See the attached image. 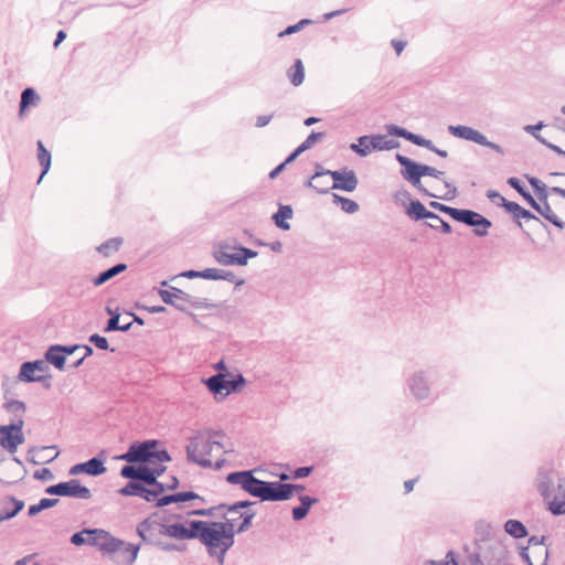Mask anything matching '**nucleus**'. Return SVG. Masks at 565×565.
<instances>
[{
	"instance_id": "nucleus-30",
	"label": "nucleus",
	"mask_w": 565,
	"mask_h": 565,
	"mask_svg": "<svg viewBox=\"0 0 565 565\" xmlns=\"http://www.w3.org/2000/svg\"><path fill=\"white\" fill-rule=\"evenodd\" d=\"M406 214L414 221L434 217V212L427 211L425 205L418 200L411 201L406 209Z\"/></svg>"
},
{
	"instance_id": "nucleus-17",
	"label": "nucleus",
	"mask_w": 565,
	"mask_h": 565,
	"mask_svg": "<svg viewBox=\"0 0 565 565\" xmlns=\"http://www.w3.org/2000/svg\"><path fill=\"white\" fill-rule=\"evenodd\" d=\"M189 527L182 523L164 524L162 523L163 536L172 537L175 540H193L196 539V526L198 520L188 522Z\"/></svg>"
},
{
	"instance_id": "nucleus-21",
	"label": "nucleus",
	"mask_w": 565,
	"mask_h": 565,
	"mask_svg": "<svg viewBox=\"0 0 565 565\" xmlns=\"http://www.w3.org/2000/svg\"><path fill=\"white\" fill-rule=\"evenodd\" d=\"M106 471L104 461L97 457L90 458L89 460L77 463L71 467L70 475L75 476L78 473H87L93 477L103 475Z\"/></svg>"
},
{
	"instance_id": "nucleus-2",
	"label": "nucleus",
	"mask_w": 565,
	"mask_h": 565,
	"mask_svg": "<svg viewBox=\"0 0 565 565\" xmlns=\"http://www.w3.org/2000/svg\"><path fill=\"white\" fill-rule=\"evenodd\" d=\"M215 436H223V431H213L207 429L198 431L193 437H190L189 444L185 447L188 461L196 463L203 468H212L213 462L207 458V456H210L214 449L227 452L224 445L214 439Z\"/></svg>"
},
{
	"instance_id": "nucleus-35",
	"label": "nucleus",
	"mask_w": 565,
	"mask_h": 565,
	"mask_svg": "<svg viewBox=\"0 0 565 565\" xmlns=\"http://www.w3.org/2000/svg\"><path fill=\"white\" fill-rule=\"evenodd\" d=\"M288 78L294 86H300L305 79V67L300 58L287 72Z\"/></svg>"
},
{
	"instance_id": "nucleus-46",
	"label": "nucleus",
	"mask_w": 565,
	"mask_h": 565,
	"mask_svg": "<svg viewBox=\"0 0 565 565\" xmlns=\"http://www.w3.org/2000/svg\"><path fill=\"white\" fill-rule=\"evenodd\" d=\"M431 222H427V226L433 230L440 231L441 233L449 234L451 233V226L448 222L444 221L440 216L434 213V217H429Z\"/></svg>"
},
{
	"instance_id": "nucleus-3",
	"label": "nucleus",
	"mask_w": 565,
	"mask_h": 565,
	"mask_svg": "<svg viewBox=\"0 0 565 565\" xmlns=\"http://www.w3.org/2000/svg\"><path fill=\"white\" fill-rule=\"evenodd\" d=\"M196 539L205 545L207 553L211 557L216 558L220 565L224 564L225 555L232 547L227 537L223 532L212 525V522L198 520Z\"/></svg>"
},
{
	"instance_id": "nucleus-6",
	"label": "nucleus",
	"mask_w": 565,
	"mask_h": 565,
	"mask_svg": "<svg viewBox=\"0 0 565 565\" xmlns=\"http://www.w3.org/2000/svg\"><path fill=\"white\" fill-rule=\"evenodd\" d=\"M161 527V522H157L151 519H146L138 524L137 533L145 543L156 545L162 551H181V548L178 545L172 543H164L162 541L163 532Z\"/></svg>"
},
{
	"instance_id": "nucleus-33",
	"label": "nucleus",
	"mask_w": 565,
	"mask_h": 565,
	"mask_svg": "<svg viewBox=\"0 0 565 565\" xmlns=\"http://www.w3.org/2000/svg\"><path fill=\"white\" fill-rule=\"evenodd\" d=\"M23 508L24 501L18 500L12 495H3L0 498V514L15 510L17 515Z\"/></svg>"
},
{
	"instance_id": "nucleus-18",
	"label": "nucleus",
	"mask_w": 565,
	"mask_h": 565,
	"mask_svg": "<svg viewBox=\"0 0 565 565\" xmlns=\"http://www.w3.org/2000/svg\"><path fill=\"white\" fill-rule=\"evenodd\" d=\"M292 495L291 483H280L277 481H266L262 501H286Z\"/></svg>"
},
{
	"instance_id": "nucleus-53",
	"label": "nucleus",
	"mask_w": 565,
	"mask_h": 565,
	"mask_svg": "<svg viewBox=\"0 0 565 565\" xmlns=\"http://www.w3.org/2000/svg\"><path fill=\"white\" fill-rule=\"evenodd\" d=\"M88 340L99 350H109L108 340L105 337L99 335L98 333L92 334Z\"/></svg>"
},
{
	"instance_id": "nucleus-55",
	"label": "nucleus",
	"mask_w": 565,
	"mask_h": 565,
	"mask_svg": "<svg viewBox=\"0 0 565 565\" xmlns=\"http://www.w3.org/2000/svg\"><path fill=\"white\" fill-rule=\"evenodd\" d=\"M253 503L250 501H237L233 504H230V505H226V504H220L218 508L220 509H226V511L228 513L231 512H237L238 510L241 509H245V508H248L249 505H252Z\"/></svg>"
},
{
	"instance_id": "nucleus-27",
	"label": "nucleus",
	"mask_w": 565,
	"mask_h": 565,
	"mask_svg": "<svg viewBox=\"0 0 565 565\" xmlns=\"http://www.w3.org/2000/svg\"><path fill=\"white\" fill-rule=\"evenodd\" d=\"M501 205L515 218L535 220L540 222V218L531 213L529 210L523 209L516 202L508 201L505 198H501Z\"/></svg>"
},
{
	"instance_id": "nucleus-44",
	"label": "nucleus",
	"mask_w": 565,
	"mask_h": 565,
	"mask_svg": "<svg viewBox=\"0 0 565 565\" xmlns=\"http://www.w3.org/2000/svg\"><path fill=\"white\" fill-rule=\"evenodd\" d=\"M145 484L130 480L126 486L118 490L124 497H141Z\"/></svg>"
},
{
	"instance_id": "nucleus-16",
	"label": "nucleus",
	"mask_w": 565,
	"mask_h": 565,
	"mask_svg": "<svg viewBox=\"0 0 565 565\" xmlns=\"http://www.w3.org/2000/svg\"><path fill=\"white\" fill-rule=\"evenodd\" d=\"M558 479H565L561 477L557 471L553 468L541 469L537 476V491L542 495L543 500H550L555 492V488L558 484Z\"/></svg>"
},
{
	"instance_id": "nucleus-24",
	"label": "nucleus",
	"mask_w": 565,
	"mask_h": 565,
	"mask_svg": "<svg viewBox=\"0 0 565 565\" xmlns=\"http://www.w3.org/2000/svg\"><path fill=\"white\" fill-rule=\"evenodd\" d=\"M106 312L110 316V318L107 321L106 327L104 328L105 332H113V331H122L127 332L130 330L132 322H126L124 324H119L121 322L120 313L118 312V309L113 310L110 307H106Z\"/></svg>"
},
{
	"instance_id": "nucleus-38",
	"label": "nucleus",
	"mask_w": 565,
	"mask_h": 565,
	"mask_svg": "<svg viewBox=\"0 0 565 565\" xmlns=\"http://www.w3.org/2000/svg\"><path fill=\"white\" fill-rule=\"evenodd\" d=\"M38 159L40 166L42 167V173L38 182H41L42 178L47 173L51 167V153L45 149L41 140L38 141Z\"/></svg>"
},
{
	"instance_id": "nucleus-51",
	"label": "nucleus",
	"mask_w": 565,
	"mask_h": 565,
	"mask_svg": "<svg viewBox=\"0 0 565 565\" xmlns=\"http://www.w3.org/2000/svg\"><path fill=\"white\" fill-rule=\"evenodd\" d=\"M255 515H256V513L254 511L243 512L241 514V518L243 520H242V523L239 524V526L237 527V533H243V532L247 531L252 526V520L254 519Z\"/></svg>"
},
{
	"instance_id": "nucleus-37",
	"label": "nucleus",
	"mask_w": 565,
	"mask_h": 565,
	"mask_svg": "<svg viewBox=\"0 0 565 565\" xmlns=\"http://www.w3.org/2000/svg\"><path fill=\"white\" fill-rule=\"evenodd\" d=\"M212 525L217 527L218 531L223 532V535L228 540L230 544L234 545V537L237 533V529H235L234 520L226 519L224 522H212Z\"/></svg>"
},
{
	"instance_id": "nucleus-54",
	"label": "nucleus",
	"mask_w": 565,
	"mask_h": 565,
	"mask_svg": "<svg viewBox=\"0 0 565 565\" xmlns=\"http://www.w3.org/2000/svg\"><path fill=\"white\" fill-rule=\"evenodd\" d=\"M386 130L391 136L402 137L406 140H408L411 131L406 130L405 128L398 127L396 125H387Z\"/></svg>"
},
{
	"instance_id": "nucleus-45",
	"label": "nucleus",
	"mask_w": 565,
	"mask_h": 565,
	"mask_svg": "<svg viewBox=\"0 0 565 565\" xmlns=\"http://www.w3.org/2000/svg\"><path fill=\"white\" fill-rule=\"evenodd\" d=\"M529 183L535 190L537 198L541 202H545L548 198L547 186L541 180L534 177H527Z\"/></svg>"
},
{
	"instance_id": "nucleus-50",
	"label": "nucleus",
	"mask_w": 565,
	"mask_h": 565,
	"mask_svg": "<svg viewBox=\"0 0 565 565\" xmlns=\"http://www.w3.org/2000/svg\"><path fill=\"white\" fill-rule=\"evenodd\" d=\"M324 137V132H315L312 131L298 147L306 151L310 149L318 140Z\"/></svg>"
},
{
	"instance_id": "nucleus-10",
	"label": "nucleus",
	"mask_w": 565,
	"mask_h": 565,
	"mask_svg": "<svg viewBox=\"0 0 565 565\" xmlns=\"http://www.w3.org/2000/svg\"><path fill=\"white\" fill-rule=\"evenodd\" d=\"M226 481L231 484H239L244 491L262 500L266 481L257 479L253 470L231 472L226 476Z\"/></svg>"
},
{
	"instance_id": "nucleus-7",
	"label": "nucleus",
	"mask_w": 565,
	"mask_h": 565,
	"mask_svg": "<svg viewBox=\"0 0 565 565\" xmlns=\"http://www.w3.org/2000/svg\"><path fill=\"white\" fill-rule=\"evenodd\" d=\"M159 296L164 303L173 306L175 309L183 312L186 311V305L195 309L207 307L205 299L193 297L177 287H170V290L160 289Z\"/></svg>"
},
{
	"instance_id": "nucleus-29",
	"label": "nucleus",
	"mask_w": 565,
	"mask_h": 565,
	"mask_svg": "<svg viewBox=\"0 0 565 565\" xmlns=\"http://www.w3.org/2000/svg\"><path fill=\"white\" fill-rule=\"evenodd\" d=\"M205 279L211 280H225L230 282H234L236 286H241L244 284L243 279L237 280L234 273L230 270H223L217 268H206Z\"/></svg>"
},
{
	"instance_id": "nucleus-60",
	"label": "nucleus",
	"mask_w": 565,
	"mask_h": 565,
	"mask_svg": "<svg viewBox=\"0 0 565 565\" xmlns=\"http://www.w3.org/2000/svg\"><path fill=\"white\" fill-rule=\"evenodd\" d=\"M313 470L312 466L299 467L294 471V478L300 479L308 477Z\"/></svg>"
},
{
	"instance_id": "nucleus-25",
	"label": "nucleus",
	"mask_w": 565,
	"mask_h": 565,
	"mask_svg": "<svg viewBox=\"0 0 565 565\" xmlns=\"http://www.w3.org/2000/svg\"><path fill=\"white\" fill-rule=\"evenodd\" d=\"M228 248V245H221L218 248L214 249L212 254L214 259L222 266H239V254H230L227 252Z\"/></svg>"
},
{
	"instance_id": "nucleus-52",
	"label": "nucleus",
	"mask_w": 565,
	"mask_h": 565,
	"mask_svg": "<svg viewBox=\"0 0 565 565\" xmlns=\"http://www.w3.org/2000/svg\"><path fill=\"white\" fill-rule=\"evenodd\" d=\"M408 141H411L412 143H414L416 146L424 147L426 149H433L431 140L426 139V138H424L419 135L413 134V132H411Z\"/></svg>"
},
{
	"instance_id": "nucleus-13",
	"label": "nucleus",
	"mask_w": 565,
	"mask_h": 565,
	"mask_svg": "<svg viewBox=\"0 0 565 565\" xmlns=\"http://www.w3.org/2000/svg\"><path fill=\"white\" fill-rule=\"evenodd\" d=\"M452 213V218L455 221L476 227L475 234L477 236H486L488 234V230L492 225V223L487 217L472 210L456 209Z\"/></svg>"
},
{
	"instance_id": "nucleus-31",
	"label": "nucleus",
	"mask_w": 565,
	"mask_h": 565,
	"mask_svg": "<svg viewBox=\"0 0 565 565\" xmlns=\"http://www.w3.org/2000/svg\"><path fill=\"white\" fill-rule=\"evenodd\" d=\"M292 215L294 212L290 205H280L278 211L273 215V220L278 228L288 231L290 224L286 222V220L291 218Z\"/></svg>"
},
{
	"instance_id": "nucleus-28",
	"label": "nucleus",
	"mask_w": 565,
	"mask_h": 565,
	"mask_svg": "<svg viewBox=\"0 0 565 565\" xmlns=\"http://www.w3.org/2000/svg\"><path fill=\"white\" fill-rule=\"evenodd\" d=\"M44 358L46 364L51 363L55 369L60 371H63L65 369L66 359L64 358V354L61 353V344L51 345L46 350Z\"/></svg>"
},
{
	"instance_id": "nucleus-14",
	"label": "nucleus",
	"mask_w": 565,
	"mask_h": 565,
	"mask_svg": "<svg viewBox=\"0 0 565 565\" xmlns=\"http://www.w3.org/2000/svg\"><path fill=\"white\" fill-rule=\"evenodd\" d=\"M49 494L60 495V497H70V498H78L88 500L92 498L90 490L82 486L79 480L72 479L66 482H60L53 486H50L45 490Z\"/></svg>"
},
{
	"instance_id": "nucleus-63",
	"label": "nucleus",
	"mask_w": 565,
	"mask_h": 565,
	"mask_svg": "<svg viewBox=\"0 0 565 565\" xmlns=\"http://www.w3.org/2000/svg\"><path fill=\"white\" fill-rule=\"evenodd\" d=\"M53 473L49 468H42L34 472V478L40 480H50L53 479Z\"/></svg>"
},
{
	"instance_id": "nucleus-48",
	"label": "nucleus",
	"mask_w": 565,
	"mask_h": 565,
	"mask_svg": "<svg viewBox=\"0 0 565 565\" xmlns=\"http://www.w3.org/2000/svg\"><path fill=\"white\" fill-rule=\"evenodd\" d=\"M307 186H310L315 189L318 193L326 194L331 189L328 185V181L322 180V178L319 179H312V177L307 181Z\"/></svg>"
},
{
	"instance_id": "nucleus-5",
	"label": "nucleus",
	"mask_w": 565,
	"mask_h": 565,
	"mask_svg": "<svg viewBox=\"0 0 565 565\" xmlns=\"http://www.w3.org/2000/svg\"><path fill=\"white\" fill-rule=\"evenodd\" d=\"M102 552L111 555V559L118 565H131L137 558L139 546L118 540L107 532Z\"/></svg>"
},
{
	"instance_id": "nucleus-1",
	"label": "nucleus",
	"mask_w": 565,
	"mask_h": 565,
	"mask_svg": "<svg viewBox=\"0 0 565 565\" xmlns=\"http://www.w3.org/2000/svg\"><path fill=\"white\" fill-rule=\"evenodd\" d=\"M396 160L404 168L402 175L405 180L411 182L423 194L430 198H438V195L430 193L423 186L420 179L424 175H429L440 180L444 175L443 171L427 164L417 163L401 153H396ZM445 186L447 192L440 195L439 199L450 201L457 195V188L447 181L445 182Z\"/></svg>"
},
{
	"instance_id": "nucleus-42",
	"label": "nucleus",
	"mask_w": 565,
	"mask_h": 565,
	"mask_svg": "<svg viewBox=\"0 0 565 565\" xmlns=\"http://www.w3.org/2000/svg\"><path fill=\"white\" fill-rule=\"evenodd\" d=\"M332 200L335 204H340L341 210L345 213L353 214L359 211V204L351 199L333 193Z\"/></svg>"
},
{
	"instance_id": "nucleus-26",
	"label": "nucleus",
	"mask_w": 565,
	"mask_h": 565,
	"mask_svg": "<svg viewBox=\"0 0 565 565\" xmlns=\"http://www.w3.org/2000/svg\"><path fill=\"white\" fill-rule=\"evenodd\" d=\"M6 383L2 384V387L4 388V398H6V402L3 404V408L10 413V414H13L15 419H19V418H22L23 419V416L25 414V411H26V406L23 402L21 401H18V399H10L8 397L9 395V390L6 388Z\"/></svg>"
},
{
	"instance_id": "nucleus-43",
	"label": "nucleus",
	"mask_w": 565,
	"mask_h": 565,
	"mask_svg": "<svg viewBox=\"0 0 565 565\" xmlns=\"http://www.w3.org/2000/svg\"><path fill=\"white\" fill-rule=\"evenodd\" d=\"M56 447L55 446H49V447H32L29 449L28 451V460L34 465H39V463H42V462H51L53 461L60 454V451H56L53 456L49 457V458H42V460H36L35 459V456L40 452H43L45 450H49V449H55Z\"/></svg>"
},
{
	"instance_id": "nucleus-20",
	"label": "nucleus",
	"mask_w": 565,
	"mask_h": 565,
	"mask_svg": "<svg viewBox=\"0 0 565 565\" xmlns=\"http://www.w3.org/2000/svg\"><path fill=\"white\" fill-rule=\"evenodd\" d=\"M120 476L122 478L140 482L145 486H148L149 482L153 483L152 478L150 477L152 476V472L150 471V466L147 465H126L121 468Z\"/></svg>"
},
{
	"instance_id": "nucleus-59",
	"label": "nucleus",
	"mask_w": 565,
	"mask_h": 565,
	"mask_svg": "<svg viewBox=\"0 0 565 565\" xmlns=\"http://www.w3.org/2000/svg\"><path fill=\"white\" fill-rule=\"evenodd\" d=\"M508 184L513 188L520 195H523L526 190L525 188L523 186V184L521 183V181L515 178V177H511L508 179Z\"/></svg>"
},
{
	"instance_id": "nucleus-34",
	"label": "nucleus",
	"mask_w": 565,
	"mask_h": 565,
	"mask_svg": "<svg viewBox=\"0 0 565 565\" xmlns=\"http://www.w3.org/2000/svg\"><path fill=\"white\" fill-rule=\"evenodd\" d=\"M371 145L374 150H392L399 147V142L395 139H387L384 135L371 136Z\"/></svg>"
},
{
	"instance_id": "nucleus-64",
	"label": "nucleus",
	"mask_w": 565,
	"mask_h": 565,
	"mask_svg": "<svg viewBox=\"0 0 565 565\" xmlns=\"http://www.w3.org/2000/svg\"><path fill=\"white\" fill-rule=\"evenodd\" d=\"M152 467H150V471L152 472V476H150L152 478V481L156 482V480H158V478L166 471V466L163 465H151Z\"/></svg>"
},
{
	"instance_id": "nucleus-41",
	"label": "nucleus",
	"mask_w": 565,
	"mask_h": 565,
	"mask_svg": "<svg viewBox=\"0 0 565 565\" xmlns=\"http://www.w3.org/2000/svg\"><path fill=\"white\" fill-rule=\"evenodd\" d=\"M122 245L121 237H113L104 242L97 247V252L104 255L105 257L110 256L113 253L119 250Z\"/></svg>"
},
{
	"instance_id": "nucleus-57",
	"label": "nucleus",
	"mask_w": 565,
	"mask_h": 565,
	"mask_svg": "<svg viewBox=\"0 0 565 565\" xmlns=\"http://www.w3.org/2000/svg\"><path fill=\"white\" fill-rule=\"evenodd\" d=\"M177 502H185L194 499H199L203 501V498H201L199 494H196L193 491H185V492H178L174 493Z\"/></svg>"
},
{
	"instance_id": "nucleus-19",
	"label": "nucleus",
	"mask_w": 565,
	"mask_h": 565,
	"mask_svg": "<svg viewBox=\"0 0 565 565\" xmlns=\"http://www.w3.org/2000/svg\"><path fill=\"white\" fill-rule=\"evenodd\" d=\"M107 532L100 529L84 530L82 532L74 533L71 536V543L81 546L88 544L97 547L102 551V544H104Z\"/></svg>"
},
{
	"instance_id": "nucleus-32",
	"label": "nucleus",
	"mask_w": 565,
	"mask_h": 565,
	"mask_svg": "<svg viewBox=\"0 0 565 565\" xmlns=\"http://www.w3.org/2000/svg\"><path fill=\"white\" fill-rule=\"evenodd\" d=\"M127 269V265L124 263L116 264L115 266L102 271L98 276L93 279L94 286H102L106 281L110 280L115 276L124 273Z\"/></svg>"
},
{
	"instance_id": "nucleus-4",
	"label": "nucleus",
	"mask_w": 565,
	"mask_h": 565,
	"mask_svg": "<svg viewBox=\"0 0 565 565\" xmlns=\"http://www.w3.org/2000/svg\"><path fill=\"white\" fill-rule=\"evenodd\" d=\"M158 440L151 439L142 443H134L129 446L128 450L118 456L119 460H125L128 463H162L171 460V456L166 449L157 450Z\"/></svg>"
},
{
	"instance_id": "nucleus-58",
	"label": "nucleus",
	"mask_w": 565,
	"mask_h": 565,
	"mask_svg": "<svg viewBox=\"0 0 565 565\" xmlns=\"http://www.w3.org/2000/svg\"><path fill=\"white\" fill-rule=\"evenodd\" d=\"M536 140H539L542 145L546 146L548 149H551L552 151H554L555 153L559 154V156H564L565 157V150H563L561 147L547 141L545 138H543L542 136H536Z\"/></svg>"
},
{
	"instance_id": "nucleus-40",
	"label": "nucleus",
	"mask_w": 565,
	"mask_h": 565,
	"mask_svg": "<svg viewBox=\"0 0 565 565\" xmlns=\"http://www.w3.org/2000/svg\"><path fill=\"white\" fill-rule=\"evenodd\" d=\"M350 149L361 157H366L374 150L371 145V136H361L358 143L350 145Z\"/></svg>"
},
{
	"instance_id": "nucleus-49",
	"label": "nucleus",
	"mask_w": 565,
	"mask_h": 565,
	"mask_svg": "<svg viewBox=\"0 0 565 565\" xmlns=\"http://www.w3.org/2000/svg\"><path fill=\"white\" fill-rule=\"evenodd\" d=\"M234 249L238 250L239 253V266L247 265V262L249 258H254L257 256V252L253 250L250 248L244 247V246H235Z\"/></svg>"
},
{
	"instance_id": "nucleus-12",
	"label": "nucleus",
	"mask_w": 565,
	"mask_h": 565,
	"mask_svg": "<svg viewBox=\"0 0 565 565\" xmlns=\"http://www.w3.org/2000/svg\"><path fill=\"white\" fill-rule=\"evenodd\" d=\"M23 425L24 420L19 418L10 425L0 426V445L10 454H14L18 446L24 443Z\"/></svg>"
},
{
	"instance_id": "nucleus-22",
	"label": "nucleus",
	"mask_w": 565,
	"mask_h": 565,
	"mask_svg": "<svg viewBox=\"0 0 565 565\" xmlns=\"http://www.w3.org/2000/svg\"><path fill=\"white\" fill-rule=\"evenodd\" d=\"M548 504V510L554 515L565 514V478L558 479V484L550 500H544Z\"/></svg>"
},
{
	"instance_id": "nucleus-47",
	"label": "nucleus",
	"mask_w": 565,
	"mask_h": 565,
	"mask_svg": "<svg viewBox=\"0 0 565 565\" xmlns=\"http://www.w3.org/2000/svg\"><path fill=\"white\" fill-rule=\"evenodd\" d=\"M38 95L35 90L31 87L25 88L21 94L20 99V114L24 111V109L31 105L34 104L35 99H38Z\"/></svg>"
},
{
	"instance_id": "nucleus-9",
	"label": "nucleus",
	"mask_w": 565,
	"mask_h": 565,
	"mask_svg": "<svg viewBox=\"0 0 565 565\" xmlns=\"http://www.w3.org/2000/svg\"><path fill=\"white\" fill-rule=\"evenodd\" d=\"M50 371L49 365L44 360L26 361L20 366V371L17 376L18 382L23 383H43L44 387H51V376L44 375Z\"/></svg>"
},
{
	"instance_id": "nucleus-61",
	"label": "nucleus",
	"mask_w": 565,
	"mask_h": 565,
	"mask_svg": "<svg viewBox=\"0 0 565 565\" xmlns=\"http://www.w3.org/2000/svg\"><path fill=\"white\" fill-rule=\"evenodd\" d=\"M171 503H177V499H175V494H168V495H163L161 498H159L156 502V505L161 508V507H166V505H169Z\"/></svg>"
},
{
	"instance_id": "nucleus-39",
	"label": "nucleus",
	"mask_w": 565,
	"mask_h": 565,
	"mask_svg": "<svg viewBox=\"0 0 565 565\" xmlns=\"http://www.w3.org/2000/svg\"><path fill=\"white\" fill-rule=\"evenodd\" d=\"M504 530L514 539H523L527 535L526 527L518 520H508L504 524Z\"/></svg>"
},
{
	"instance_id": "nucleus-23",
	"label": "nucleus",
	"mask_w": 565,
	"mask_h": 565,
	"mask_svg": "<svg viewBox=\"0 0 565 565\" xmlns=\"http://www.w3.org/2000/svg\"><path fill=\"white\" fill-rule=\"evenodd\" d=\"M409 388L417 399H424L429 395V386L423 372L415 373L409 380Z\"/></svg>"
},
{
	"instance_id": "nucleus-62",
	"label": "nucleus",
	"mask_w": 565,
	"mask_h": 565,
	"mask_svg": "<svg viewBox=\"0 0 565 565\" xmlns=\"http://www.w3.org/2000/svg\"><path fill=\"white\" fill-rule=\"evenodd\" d=\"M308 512L309 510H307L305 507H296L292 509V518L295 521H300L307 516Z\"/></svg>"
},
{
	"instance_id": "nucleus-15",
	"label": "nucleus",
	"mask_w": 565,
	"mask_h": 565,
	"mask_svg": "<svg viewBox=\"0 0 565 565\" xmlns=\"http://www.w3.org/2000/svg\"><path fill=\"white\" fill-rule=\"evenodd\" d=\"M204 383L214 394H220L222 391H226L228 394L237 392L245 384V379L242 374H238L236 377L227 380L225 374L217 373L205 380Z\"/></svg>"
},
{
	"instance_id": "nucleus-36",
	"label": "nucleus",
	"mask_w": 565,
	"mask_h": 565,
	"mask_svg": "<svg viewBox=\"0 0 565 565\" xmlns=\"http://www.w3.org/2000/svg\"><path fill=\"white\" fill-rule=\"evenodd\" d=\"M540 210H535L540 213L545 220L554 224L558 228H565V222L561 221L558 216L551 209L547 200L545 202H541Z\"/></svg>"
},
{
	"instance_id": "nucleus-11",
	"label": "nucleus",
	"mask_w": 565,
	"mask_h": 565,
	"mask_svg": "<svg viewBox=\"0 0 565 565\" xmlns=\"http://www.w3.org/2000/svg\"><path fill=\"white\" fill-rule=\"evenodd\" d=\"M448 131L454 137L461 138V139H465L468 141H472V142H476L477 145L490 148L491 150L495 151L497 153H499L501 156L504 154V150L499 143L488 140V138L477 129H473L468 126L457 125V126H449Z\"/></svg>"
},
{
	"instance_id": "nucleus-8",
	"label": "nucleus",
	"mask_w": 565,
	"mask_h": 565,
	"mask_svg": "<svg viewBox=\"0 0 565 565\" xmlns=\"http://www.w3.org/2000/svg\"><path fill=\"white\" fill-rule=\"evenodd\" d=\"M326 175H330L333 180L331 189L353 192L359 184L358 177L353 170L344 168L342 170L331 171L323 169L320 164H317L312 179H319Z\"/></svg>"
},
{
	"instance_id": "nucleus-56",
	"label": "nucleus",
	"mask_w": 565,
	"mask_h": 565,
	"mask_svg": "<svg viewBox=\"0 0 565 565\" xmlns=\"http://www.w3.org/2000/svg\"><path fill=\"white\" fill-rule=\"evenodd\" d=\"M429 206L434 210H437L439 212H443V213H446L448 214L450 217L454 216V211L456 210V207H452V206H448V205H445L443 203H439L437 201H431L429 202Z\"/></svg>"
}]
</instances>
